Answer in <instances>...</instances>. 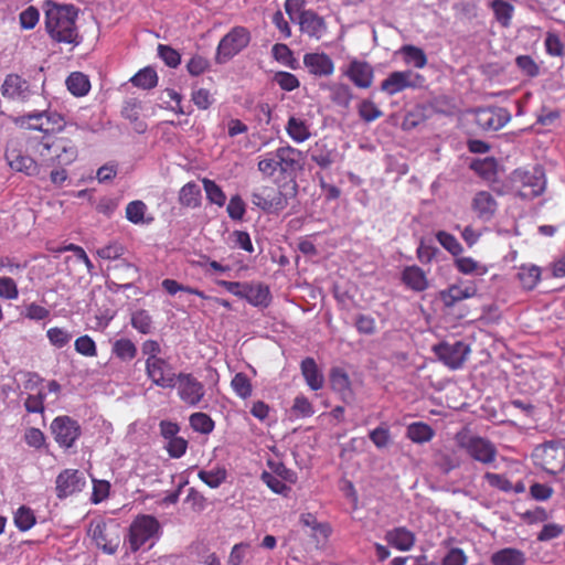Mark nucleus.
<instances>
[{
  "mask_svg": "<svg viewBox=\"0 0 565 565\" xmlns=\"http://www.w3.org/2000/svg\"><path fill=\"white\" fill-rule=\"evenodd\" d=\"M43 10L45 30L54 42L73 46L82 42L76 24L78 9L74 4H60L52 0H45Z\"/></svg>",
  "mask_w": 565,
  "mask_h": 565,
  "instance_id": "f257e3e1",
  "label": "nucleus"
},
{
  "mask_svg": "<svg viewBox=\"0 0 565 565\" xmlns=\"http://www.w3.org/2000/svg\"><path fill=\"white\" fill-rule=\"evenodd\" d=\"M26 150L41 164V171L44 167L70 166L78 154L77 147L71 139L50 135L30 137Z\"/></svg>",
  "mask_w": 565,
  "mask_h": 565,
  "instance_id": "f03ea898",
  "label": "nucleus"
},
{
  "mask_svg": "<svg viewBox=\"0 0 565 565\" xmlns=\"http://www.w3.org/2000/svg\"><path fill=\"white\" fill-rule=\"evenodd\" d=\"M301 159L300 150L291 146H284L259 156L257 168L267 178L273 177L277 171L281 174H291L300 168Z\"/></svg>",
  "mask_w": 565,
  "mask_h": 565,
  "instance_id": "7ed1b4c3",
  "label": "nucleus"
},
{
  "mask_svg": "<svg viewBox=\"0 0 565 565\" xmlns=\"http://www.w3.org/2000/svg\"><path fill=\"white\" fill-rule=\"evenodd\" d=\"M531 458L535 467L556 476L565 470V443L561 439L544 441L534 447Z\"/></svg>",
  "mask_w": 565,
  "mask_h": 565,
  "instance_id": "20e7f679",
  "label": "nucleus"
},
{
  "mask_svg": "<svg viewBox=\"0 0 565 565\" xmlns=\"http://www.w3.org/2000/svg\"><path fill=\"white\" fill-rule=\"evenodd\" d=\"M161 525L159 521L149 514L137 515L130 526L127 536L129 550L132 553L138 552L146 543L159 537Z\"/></svg>",
  "mask_w": 565,
  "mask_h": 565,
  "instance_id": "39448f33",
  "label": "nucleus"
},
{
  "mask_svg": "<svg viewBox=\"0 0 565 565\" xmlns=\"http://www.w3.org/2000/svg\"><path fill=\"white\" fill-rule=\"evenodd\" d=\"M455 439L458 447L465 450L473 460L483 465H490L495 461L498 450L489 439L469 435L465 431L458 433Z\"/></svg>",
  "mask_w": 565,
  "mask_h": 565,
  "instance_id": "423d86ee",
  "label": "nucleus"
},
{
  "mask_svg": "<svg viewBox=\"0 0 565 565\" xmlns=\"http://www.w3.org/2000/svg\"><path fill=\"white\" fill-rule=\"evenodd\" d=\"M88 533L106 554L113 555L120 545V526L115 521H93L90 522Z\"/></svg>",
  "mask_w": 565,
  "mask_h": 565,
  "instance_id": "0eeeda50",
  "label": "nucleus"
},
{
  "mask_svg": "<svg viewBox=\"0 0 565 565\" xmlns=\"http://www.w3.org/2000/svg\"><path fill=\"white\" fill-rule=\"evenodd\" d=\"M4 158L11 170L23 173L28 177H40L41 164L32 154H26L21 149L20 143L10 140L7 143Z\"/></svg>",
  "mask_w": 565,
  "mask_h": 565,
  "instance_id": "6e6552de",
  "label": "nucleus"
},
{
  "mask_svg": "<svg viewBox=\"0 0 565 565\" xmlns=\"http://www.w3.org/2000/svg\"><path fill=\"white\" fill-rule=\"evenodd\" d=\"M177 394L189 407H199L205 397V386L192 373L180 372L177 380Z\"/></svg>",
  "mask_w": 565,
  "mask_h": 565,
  "instance_id": "1a4fd4ad",
  "label": "nucleus"
},
{
  "mask_svg": "<svg viewBox=\"0 0 565 565\" xmlns=\"http://www.w3.org/2000/svg\"><path fill=\"white\" fill-rule=\"evenodd\" d=\"M252 203L266 213H278L287 207L288 198L278 188L263 185L250 195Z\"/></svg>",
  "mask_w": 565,
  "mask_h": 565,
  "instance_id": "9d476101",
  "label": "nucleus"
},
{
  "mask_svg": "<svg viewBox=\"0 0 565 565\" xmlns=\"http://www.w3.org/2000/svg\"><path fill=\"white\" fill-rule=\"evenodd\" d=\"M50 428L54 440L64 449L72 448L82 435L78 422L66 415L55 417Z\"/></svg>",
  "mask_w": 565,
  "mask_h": 565,
  "instance_id": "9b49d317",
  "label": "nucleus"
},
{
  "mask_svg": "<svg viewBox=\"0 0 565 565\" xmlns=\"http://www.w3.org/2000/svg\"><path fill=\"white\" fill-rule=\"evenodd\" d=\"M250 42V33L244 26H235L217 45V60L227 61L243 51Z\"/></svg>",
  "mask_w": 565,
  "mask_h": 565,
  "instance_id": "f8f14e48",
  "label": "nucleus"
},
{
  "mask_svg": "<svg viewBox=\"0 0 565 565\" xmlns=\"http://www.w3.org/2000/svg\"><path fill=\"white\" fill-rule=\"evenodd\" d=\"M425 77L413 71L392 72L382 83L381 89L390 96L396 95L406 88H419L424 85Z\"/></svg>",
  "mask_w": 565,
  "mask_h": 565,
  "instance_id": "ddd939ff",
  "label": "nucleus"
},
{
  "mask_svg": "<svg viewBox=\"0 0 565 565\" xmlns=\"http://www.w3.org/2000/svg\"><path fill=\"white\" fill-rule=\"evenodd\" d=\"M433 351L438 360L451 370L460 369L470 353L469 347L462 341L441 342L434 345Z\"/></svg>",
  "mask_w": 565,
  "mask_h": 565,
  "instance_id": "4468645a",
  "label": "nucleus"
},
{
  "mask_svg": "<svg viewBox=\"0 0 565 565\" xmlns=\"http://www.w3.org/2000/svg\"><path fill=\"white\" fill-rule=\"evenodd\" d=\"M0 90L6 99L17 103H26L34 93L30 83L15 73L6 76Z\"/></svg>",
  "mask_w": 565,
  "mask_h": 565,
  "instance_id": "2eb2a0df",
  "label": "nucleus"
},
{
  "mask_svg": "<svg viewBox=\"0 0 565 565\" xmlns=\"http://www.w3.org/2000/svg\"><path fill=\"white\" fill-rule=\"evenodd\" d=\"M146 374L153 385L161 388H174L177 385L178 374L174 372L172 364L166 359L153 361L145 365Z\"/></svg>",
  "mask_w": 565,
  "mask_h": 565,
  "instance_id": "dca6fc26",
  "label": "nucleus"
},
{
  "mask_svg": "<svg viewBox=\"0 0 565 565\" xmlns=\"http://www.w3.org/2000/svg\"><path fill=\"white\" fill-rule=\"evenodd\" d=\"M475 119L481 129L495 131L511 120V114L503 107H482L476 109Z\"/></svg>",
  "mask_w": 565,
  "mask_h": 565,
  "instance_id": "f3484780",
  "label": "nucleus"
},
{
  "mask_svg": "<svg viewBox=\"0 0 565 565\" xmlns=\"http://www.w3.org/2000/svg\"><path fill=\"white\" fill-rule=\"evenodd\" d=\"M86 481L83 473L76 469H65L61 471L55 480V490L58 499H65L85 487Z\"/></svg>",
  "mask_w": 565,
  "mask_h": 565,
  "instance_id": "a211bd4d",
  "label": "nucleus"
},
{
  "mask_svg": "<svg viewBox=\"0 0 565 565\" xmlns=\"http://www.w3.org/2000/svg\"><path fill=\"white\" fill-rule=\"evenodd\" d=\"M498 206L495 198L489 191H478L471 200V210L482 222H490L494 217Z\"/></svg>",
  "mask_w": 565,
  "mask_h": 565,
  "instance_id": "6ab92c4d",
  "label": "nucleus"
},
{
  "mask_svg": "<svg viewBox=\"0 0 565 565\" xmlns=\"http://www.w3.org/2000/svg\"><path fill=\"white\" fill-rule=\"evenodd\" d=\"M299 26L303 34L317 40L321 39L327 32L324 19L318 15L313 10H303L300 12Z\"/></svg>",
  "mask_w": 565,
  "mask_h": 565,
  "instance_id": "aec40b11",
  "label": "nucleus"
},
{
  "mask_svg": "<svg viewBox=\"0 0 565 565\" xmlns=\"http://www.w3.org/2000/svg\"><path fill=\"white\" fill-rule=\"evenodd\" d=\"M303 65L310 74L320 77L331 75L334 70L332 60L326 53H306Z\"/></svg>",
  "mask_w": 565,
  "mask_h": 565,
  "instance_id": "412c9836",
  "label": "nucleus"
},
{
  "mask_svg": "<svg viewBox=\"0 0 565 565\" xmlns=\"http://www.w3.org/2000/svg\"><path fill=\"white\" fill-rule=\"evenodd\" d=\"M387 544L398 551H411L416 542L415 533L405 526H397L388 530L384 536Z\"/></svg>",
  "mask_w": 565,
  "mask_h": 565,
  "instance_id": "4be33fe9",
  "label": "nucleus"
},
{
  "mask_svg": "<svg viewBox=\"0 0 565 565\" xmlns=\"http://www.w3.org/2000/svg\"><path fill=\"white\" fill-rule=\"evenodd\" d=\"M403 284L416 292L428 288L429 282L425 271L417 265L406 266L401 275Z\"/></svg>",
  "mask_w": 565,
  "mask_h": 565,
  "instance_id": "5701e85b",
  "label": "nucleus"
},
{
  "mask_svg": "<svg viewBox=\"0 0 565 565\" xmlns=\"http://www.w3.org/2000/svg\"><path fill=\"white\" fill-rule=\"evenodd\" d=\"M542 269L534 264H522L516 268L515 278L521 288L531 291L536 288L541 281Z\"/></svg>",
  "mask_w": 565,
  "mask_h": 565,
  "instance_id": "b1692460",
  "label": "nucleus"
},
{
  "mask_svg": "<svg viewBox=\"0 0 565 565\" xmlns=\"http://www.w3.org/2000/svg\"><path fill=\"white\" fill-rule=\"evenodd\" d=\"M490 562L492 565H525L526 556L521 550L514 547H504L494 552Z\"/></svg>",
  "mask_w": 565,
  "mask_h": 565,
  "instance_id": "393cba45",
  "label": "nucleus"
},
{
  "mask_svg": "<svg viewBox=\"0 0 565 565\" xmlns=\"http://www.w3.org/2000/svg\"><path fill=\"white\" fill-rule=\"evenodd\" d=\"M301 374L305 377L307 385L313 390L318 391L323 387L324 377L321 371L319 370L316 361L312 358H306L302 360L301 365Z\"/></svg>",
  "mask_w": 565,
  "mask_h": 565,
  "instance_id": "a878e982",
  "label": "nucleus"
},
{
  "mask_svg": "<svg viewBox=\"0 0 565 565\" xmlns=\"http://www.w3.org/2000/svg\"><path fill=\"white\" fill-rule=\"evenodd\" d=\"M470 169L489 183H493L498 180V161L493 157L473 160L470 164Z\"/></svg>",
  "mask_w": 565,
  "mask_h": 565,
  "instance_id": "bb28decb",
  "label": "nucleus"
},
{
  "mask_svg": "<svg viewBox=\"0 0 565 565\" xmlns=\"http://www.w3.org/2000/svg\"><path fill=\"white\" fill-rule=\"evenodd\" d=\"M477 288L473 285L461 287L452 285L440 292V298L446 307H452L456 302L473 297Z\"/></svg>",
  "mask_w": 565,
  "mask_h": 565,
  "instance_id": "cd10ccee",
  "label": "nucleus"
},
{
  "mask_svg": "<svg viewBox=\"0 0 565 565\" xmlns=\"http://www.w3.org/2000/svg\"><path fill=\"white\" fill-rule=\"evenodd\" d=\"M242 297L256 307H267L271 299L269 288L263 284L245 285Z\"/></svg>",
  "mask_w": 565,
  "mask_h": 565,
  "instance_id": "c85d7f7f",
  "label": "nucleus"
},
{
  "mask_svg": "<svg viewBox=\"0 0 565 565\" xmlns=\"http://www.w3.org/2000/svg\"><path fill=\"white\" fill-rule=\"evenodd\" d=\"M42 122L38 126V131L42 132V136H56L65 126V119L62 115L56 111H41Z\"/></svg>",
  "mask_w": 565,
  "mask_h": 565,
  "instance_id": "c756f323",
  "label": "nucleus"
},
{
  "mask_svg": "<svg viewBox=\"0 0 565 565\" xmlns=\"http://www.w3.org/2000/svg\"><path fill=\"white\" fill-rule=\"evenodd\" d=\"M287 135L297 143L308 140L311 136L307 120L290 116L286 125Z\"/></svg>",
  "mask_w": 565,
  "mask_h": 565,
  "instance_id": "7c9ffc66",
  "label": "nucleus"
},
{
  "mask_svg": "<svg viewBox=\"0 0 565 565\" xmlns=\"http://www.w3.org/2000/svg\"><path fill=\"white\" fill-rule=\"evenodd\" d=\"M341 462L340 469L342 470V478L339 482V489L343 492L347 498H353V484L349 479L350 468H351V459H352V450L344 448L340 455Z\"/></svg>",
  "mask_w": 565,
  "mask_h": 565,
  "instance_id": "2f4dec72",
  "label": "nucleus"
},
{
  "mask_svg": "<svg viewBox=\"0 0 565 565\" xmlns=\"http://www.w3.org/2000/svg\"><path fill=\"white\" fill-rule=\"evenodd\" d=\"M202 192L200 186L191 181L185 183L179 192V203L182 206L196 209L201 205Z\"/></svg>",
  "mask_w": 565,
  "mask_h": 565,
  "instance_id": "473e14b6",
  "label": "nucleus"
},
{
  "mask_svg": "<svg viewBox=\"0 0 565 565\" xmlns=\"http://www.w3.org/2000/svg\"><path fill=\"white\" fill-rule=\"evenodd\" d=\"M199 479L204 482L209 488L216 489L225 482L227 478V470L224 466H215L210 470L201 469L198 472Z\"/></svg>",
  "mask_w": 565,
  "mask_h": 565,
  "instance_id": "72a5a7b5",
  "label": "nucleus"
},
{
  "mask_svg": "<svg viewBox=\"0 0 565 565\" xmlns=\"http://www.w3.org/2000/svg\"><path fill=\"white\" fill-rule=\"evenodd\" d=\"M406 436L413 443L424 444L433 439L435 431L428 424L418 422L413 423L407 427Z\"/></svg>",
  "mask_w": 565,
  "mask_h": 565,
  "instance_id": "f704fd0d",
  "label": "nucleus"
},
{
  "mask_svg": "<svg viewBox=\"0 0 565 565\" xmlns=\"http://www.w3.org/2000/svg\"><path fill=\"white\" fill-rule=\"evenodd\" d=\"M404 62L408 65H413L416 68H424L427 65V56L423 49L406 44L401 47Z\"/></svg>",
  "mask_w": 565,
  "mask_h": 565,
  "instance_id": "c9c22d12",
  "label": "nucleus"
},
{
  "mask_svg": "<svg viewBox=\"0 0 565 565\" xmlns=\"http://www.w3.org/2000/svg\"><path fill=\"white\" fill-rule=\"evenodd\" d=\"M66 86L74 96L81 97L89 92L90 83L86 75L81 72H74L67 77Z\"/></svg>",
  "mask_w": 565,
  "mask_h": 565,
  "instance_id": "e433bc0d",
  "label": "nucleus"
},
{
  "mask_svg": "<svg viewBox=\"0 0 565 565\" xmlns=\"http://www.w3.org/2000/svg\"><path fill=\"white\" fill-rule=\"evenodd\" d=\"M130 82L134 86L142 89H151L158 84L157 72L151 67H145L136 73Z\"/></svg>",
  "mask_w": 565,
  "mask_h": 565,
  "instance_id": "4c0bfd02",
  "label": "nucleus"
},
{
  "mask_svg": "<svg viewBox=\"0 0 565 565\" xmlns=\"http://www.w3.org/2000/svg\"><path fill=\"white\" fill-rule=\"evenodd\" d=\"M519 175L521 177L524 186L530 188V191L523 193V195L539 196L540 194L543 193L545 181L542 173L522 172L519 173Z\"/></svg>",
  "mask_w": 565,
  "mask_h": 565,
  "instance_id": "58836bf2",
  "label": "nucleus"
},
{
  "mask_svg": "<svg viewBox=\"0 0 565 565\" xmlns=\"http://www.w3.org/2000/svg\"><path fill=\"white\" fill-rule=\"evenodd\" d=\"M137 347L127 338L118 339L113 344V353L122 361H131L137 355Z\"/></svg>",
  "mask_w": 565,
  "mask_h": 565,
  "instance_id": "ea45409f",
  "label": "nucleus"
},
{
  "mask_svg": "<svg viewBox=\"0 0 565 565\" xmlns=\"http://www.w3.org/2000/svg\"><path fill=\"white\" fill-rule=\"evenodd\" d=\"M231 387L234 393L242 399H247L253 394L252 382L249 377L243 372H238L233 376L231 381Z\"/></svg>",
  "mask_w": 565,
  "mask_h": 565,
  "instance_id": "a19ab883",
  "label": "nucleus"
},
{
  "mask_svg": "<svg viewBox=\"0 0 565 565\" xmlns=\"http://www.w3.org/2000/svg\"><path fill=\"white\" fill-rule=\"evenodd\" d=\"M13 522H14V525L20 531H22V532L29 531L31 527H33V525L36 522L34 511L26 505H21L14 512Z\"/></svg>",
  "mask_w": 565,
  "mask_h": 565,
  "instance_id": "79ce46f5",
  "label": "nucleus"
},
{
  "mask_svg": "<svg viewBox=\"0 0 565 565\" xmlns=\"http://www.w3.org/2000/svg\"><path fill=\"white\" fill-rule=\"evenodd\" d=\"M491 8L497 21L503 26H509L514 12L513 6L505 0H493Z\"/></svg>",
  "mask_w": 565,
  "mask_h": 565,
  "instance_id": "37998d69",
  "label": "nucleus"
},
{
  "mask_svg": "<svg viewBox=\"0 0 565 565\" xmlns=\"http://www.w3.org/2000/svg\"><path fill=\"white\" fill-rule=\"evenodd\" d=\"M455 266L459 273L465 275L476 274L482 276L487 274L488 268L484 265L479 264L472 257H458L455 259Z\"/></svg>",
  "mask_w": 565,
  "mask_h": 565,
  "instance_id": "c03bdc74",
  "label": "nucleus"
},
{
  "mask_svg": "<svg viewBox=\"0 0 565 565\" xmlns=\"http://www.w3.org/2000/svg\"><path fill=\"white\" fill-rule=\"evenodd\" d=\"M202 183L209 202L217 206H223L226 202V195L222 188L216 184L215 181L207 178L202 179Z\"/></svg>",
  "mask_w": 565,
  "mask_h": 565,
  "instance_id": "a18cd8bd",
  "label": "nucleus"
},
{
  "mask_svg": "<svg viewBox=\"0 0 565 565\" xmlns=\"http://www.w3.org/2000/svg\"><path fill=\"white\" fill-rule=\"evenodd\" d=\"M189 423L194 431L201 434L212 433L215 426L211 416L202 412L193 413L189 418Z\"/></svg>",
  "mask_w": 565,
  "mask_h": 565,
  "instance_id": "49530a36",
  "label": "nucleus"
},
{
  "mask_svg": "<svg viewBox=\"0 0 565 565\" xmlns=\"http://www.w3.org/2000/svg\"><path fill=\"white\" fill-rule=\"evenodd\" d=\"M146 211L147 205L142 201H131L126 206V217L134 224L149 223L152 218H149L148 221L145 220Z\"/></svg>",
  "mask_w": 565,
  "mask_h": 565,
  "instance_id": "de8ad7c7",
  "label": "nucleus"
},
{
  "mask_svg": "<svg viewBox=\"0 0 565 565\" xmlns=\"http://www.w3.org/2000/svg\"><path fill=\"white\" fill-rule=\"evenodd\" d=\"M515 65L522 75L529 78L537 77L541 73L540 65L531 55H518L515 57Z\"/></svg>",
  "mask_w": 565,
  "mask_h": 565,
  "instance_id": "09e8293b",
  "label": "nucleus"
},
{
  "mask_svg": "<svg viewBox=\"0 0 565 565\" xmlns=\"http://www.w3.org/2000/svg\"><path fill=\"white\" fill-rule=\"evenodd\" d=\"M544 47L547 55L553 57H563L565 55V45L559 35L555 32H546Z\"/></svg>",
  "mask_w": 565,
  "mask_h": 565,
  "instance_id": "8fccbe9b",
  "label": "nucleus"
},
{
  "mask_svg": "<svg viewBox=\"0 0 565 565\" xmlns=\"http://www.w3.org/2000/svg\"><path fill=\"white\" fill-rule=\"evenodd\" d=\"M130 322L131 326L142 334H148L152 330V318L145 309H139L132 312Z\"/></svg>",
  "mask_w": 565,
  "mask_h": 565,
  "instance_id": "3c124183",
  "label": "nucleus"
},
{
  "mask_svg": "<svg viewBox=\"0 0 565 565\" xmlns=\"http://www.w3.org/2000/svg\"><path fill=\"white\" fill-rule=\"evenodd\" d=\"M436 239L452 256H459L463 250L461 244L456 238V236L448 232L438 231L436 233Z\"/></svg>",
  "mask_w": 565,
  "mask_h": 565,
  "instance_id": "603ef678",
  "label": "nucleus"
},
{
  "mask_svg": "<svg viewBox=\"0 0 565 565\" xmlns=\"http://www.w3.org/2000/svg\"><path fill=\"white\" fill-rule=\"evenodd\" d=\"M271 54L274 58L280 64L288 66L290 68H295L296 60L294 57L292 51L288 47V45L282 43H276L271 47Z\"/></svg>",
  "mask_w": 565,
  "mask_h": 565,
  "instance_id": "864d4df0",
  "label": "nucleus"
},
{
  "mask_svg": "<svg viewBox=\"0 0 565 565\" xmlns=\"http://www.w3.org/2000/svg\"><path fill=\"white\" fill-rule=\"evenodd\" d=\"M75 351L87 358L97 356V345L92 337L85 334L78 337L74 342Z\"/></svg>",
  "mask_w": 565,
  "mask_h": 565,
  "instance_id": "5fc2aeb1",
  "label": "nucleus"
},
{
  "mask_svg": "<svg viewBox=\"0 0 565 565\" xmlns=\"http://www.w3.org/2000/svg\"><path fill=\"white\" fill-rule=\"evenodd\" d=\"M330 89L332 100L335 104L348 108L352 98L350 87L342 83H335L330 87Z\"/></svg>",
  "mask_w": 565,
  "mask_h": 565,
  "instance_id": "6e6d98bb",
  "label": "nucleus"
},
{
  "mask_svg": "<svg viewBox=\"0 0 565 565\" xmlns=\"http://www.w3.org/2000/svg\"><path fill=\"white\" fill-rule=\"evenodd\" d=\"M262 481L275 493L287 495L290 488L276 475L264 471L260 476Z\"/></svg>",
  "mask_w": 565,
  "mask_h": 565,
  "instance_id": "4d7b16f0",
  "label": "nucleus"
},
{
  "mask_svg": "<svg viewBox=\"0 0 565 565\" xmlns=\"http://www.w3.org/2000/svg\"><path fill=\"white\" fill-rule=\"evenodd\" d=\"M373 81V70L366 63L355 61V86L366 88Z\"/></svg>",
  "mask_w": 565,
  "mask_h": 565,
  "instance_id": "13d9d810",
  "label": "nucleus"
},
{
  "mask_svg": "<svg viewBox=\"0 0 565 565\" xmlns=\"http://www.w3.org/2000/svg\"><path fill=\"white\" fill-rule=\"evenodd\" d=\"M46 337L52 345L62 349L70 343L72 335L68 331L60 327L50 328L46 331Z\"/></svg>",
  "mask_w": 565,
  "mask_h": 565,
  "instance_id": "bf43d9fd",
  "label": "nucleus"
},
{
  "mask_svg": "<svg viewBox=\"0 0 565 565\" xmlns=\"http://www.w3.org/2000/svg\"><path fill=\"white\" fill-rule=\"evenodd\" d=\"M45 397L46 394L43 392V390H38L35 394H29L24 401L25 411L28 413L43 414L45 409Z\"/></svg>",
  "mask_w": 565,
  "mask_h": 565,
  "instance_id": "052dcab7",
  "label": "nucleus"
},
{
  "mask_svg": "<svg viewBox=\"0 0 565 565\" xmlns=\"http://www.w3.org/2000/svg\"><path fill=\"white\" fill-rule=\"evenodd\" d=\"M274 82L286 92L295 90L299 87L300 82L296 75L289 72H277L274 75Z\"/></svg>",
  "mask_w": 565,
  "mask_h": 565,
  "instance_id": "680f3d73",
  "label": "nucleus"
},
{
  "mask_svg": "<svg viewBox=\"0 0 565 565\" xmlns=\"http://www.w3.org/2000/svg\"><path fill=\"white\" fill-rule=\"evenodd\" d=\"M226 211L232 220L241 221L246 213V204L244 200L238 194H236L230 199Z\"/></svg>",
  "mask_w": 565,
  "mask_h": 565,
  "instance_id": "e2e57ef3",
  "label": "nucleus"
},
{
  "mask_svg": "<svg viewBox=\"0 0 565 565\" xmlns=\"http://www.w3.org/2000/svg\"><path fill=\"white\" fill-rule=\"evenodd\" d=\"M164 448L171 458H181L186 452L188 440L177 436L167 440Z\"/></svg>",
  "mask_w": 565,
  "mask_h": 565,
  "instance_id": "0e129e2a",
  "label": "nucleus"
},
{
  "mask_svg": "<svg viewBox=\"0 0 565 565\" xmlns=\"http://www.w3.org/2000/svg\"><path fill=\"white\" fill-rule=\"evenodd\" d=\"M158 54L169 67H177L181 63L180 53L169 45L159 44Z\"/></svg>",
  "mask_w": 565,
  "mask_h": 565,
  "instance_id": "69168bd1",
  "label": "nucleus"
},
{
  "mask_svg": "<svg viewBox=\"0 0 565 565\" xmlns=\"http://www.w3.org/2000/svg\"><path fill=\"white\" fill-rule=\"evenodd\" d=\"M291 411L298 416V417H310L315 414V409L310 401L303 396L298 395L294 399V404L291 407Z\"/></svg>",
  "mask_w": 565,
  "mask_h": 565,
  "instance_id": "338daca9",
  "label": "nucleus"
},
{
  "mask_svg": "<svg viewBox=\"0 0 565 565\" xmlns=\"http://www.w3.org/2000/svg\"><path fill=\"white\" fill-rule=\"evenodd\" d=\"M40 20L39 10L30 6L25 10H23L19 15L20 25L24 30H32Z\"/></svg>",
  "mask_w": 565,
  "mask_h": 565,
  "instance_id": "774afa93",
  "label": "nucleus"
}]
</instances>
